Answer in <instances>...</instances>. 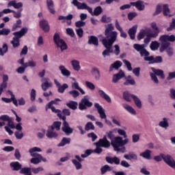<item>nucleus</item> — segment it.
I'll return each mask as SVG.
<instances>
[{"label": "nucleus", "instance_id": "3", "mask_svg": "<svg viewBox=\"0 0 175 175\" xmlns=\"http://www.w3.org/2000/svg\"><path fill=\"white\" fill-rule=\"evenodd\" d=\"M29 152L31 157H33L30 160L31 163H33V165H38V163H40L42 161V162H47V159H46V158H43V156H42V154L37 153L42 152V149L40 148H31L29 150Z\"/></svg>", "mask_w": 175, "mask_h": 175}, {"label": "nucleus", "instance_id": "38", "mask_svg": "<svg viewBox=\"0 0 175 175\" xmlns=\"http://www.w3.org/2000/svg\"><path fill=\"white\" fill-rule=\"evenodd\" d=\"M124 158H125V159H127L128 161H131V159H134L135 161H137V155H136V154L133 152H130L127 154H124Z\"/></svg>", "mask_w": 175, "mask_h": 175}, {"label": "nucleus", "instance_id": "47", "mask_svg": "<svg viewBox=\"0 0 175 175\" xmlns=\"http://www.w3.org/2000/svg\"><path fill=\"white\" fill-rule=\"evenodd\" d=\"M107 172H111V167L105 165L100 168L101 174H105Z\"/></svg>", "mask_w": 175, "mask_h": 175}, {"label": "nucleus", "instance_id": "22", "mask_svg": "<svg viewBox=\"0 0 175 175\" xmlns=\"http://www.w3.org/2000/svg\"><path fill=\"white\" fill-rule=\"evenodd\" d=\"M137 31V25H134L129 29L128 33L130 36V38L133 40L136 36V32Z\"/></svg>", "mask_w": 175, "mask_h": 175}, {"label": "nucleus", "instance_id": "41", "mask_svg": "<svg viewBox=\"0 0 175 175\" xmlns=\"http://www.w3.org/2000/svg\"><path fill=\"white\" fill-rule=\"evenodd\" d=\"M133 99L137 107H138V109H142V100H140V98L137 97V96H133Z\"/></svg>", "mask_w": 175, "mask_h": 175}, {"label": "nucleus", "instance_id": "11", "mask_svg": "<svg viewBox=\"0 0 175 175\" xmlns=\"http://www.w3.org/2000/svg\"><path fill=\"white\" fill-rule=\"evenodd\" d=\"M62 120H63V126L62 128L63 132L66 133V135H72L73 133V129L70 128V126H69V123L66 122V117L62 116Z\"/></svg>", "mask_w": 175, "mask_h": 175}, {"label": "nucleus", "instance_id": "10", "mask_svg": "<svg viewBox=\"0 0 175 175\" xmlns=\"http://www.w3.org/2000/svg\"><path fill=\"white\" fill-rule=\"evenodd\" d=\"M53 40L55 44L57 46V47H59L62 51H64V50H66V49H68V46L66 45V43H65V41H64V40L59 38V35L58 33H55L54 35Z\"/></svg>", "mask_w": 175, "mask_h": 175}, {"label": "nucleus", "instance_id": "49", "mask_svg": "<svg viewBox=\"0 0 175 175\" xmlns=\"http://www.w3.org/2000/svg\"><path fill=\"white\" fill-rule=\"evenodd\" d=\"M94 129H95V126L91 122H88L85 126V131H94Z\"/></svg>", "mask_w": 175, "mask_h": 175}, {"label": "nucleus", "instance_id": "61", "mask_svg": "<svg viewBox=\"0 0 175 175\" xmlns=\"http://www.w3.org/2000/svg\"><path fill=\"white\" fill-rule=\"evenodd\" d=\"M123 62L126 65L128 70H129V72H131L132 70V64H131V62H129V61H128L126 59H123Z\"/></svg>", "mask_w": 175, "mask_h": 175}, {"label": "nucleus", "instance_id": "28", "mask_svg": "<svg viewBox=\"0 0 175 175\" xmlns=\"http://www.w3.org/2000/svg\"><path fill=\"white\" fill-rule=\"evenodd\" d=\"M106 161L108 163H111V165H113L114 163L115 165H120V159L117 157H106Z\"/></svg>", "mask_w": 175, "mask_h": 175}, {"label": "nucleus", "instance_id": "43", "mask_svg": "<svg viewBox=\"0 0 175 175\" xmlns=\"http://www.w3.org/2000/svg\"><path fill=\"white\" fill-rule=\"evenodd\" d=\"M163 12L164 16H169L170 17V9H169V5L167 4L163 5Z\"/></svg>", "mask_w": 175, "mask_h": 175}, {"label": "nucleus", "instance_id": "14", "mask_svg": "<svg viewBox=\"0 0 175 175\" xmlns=\"http://www.w3.org/2000/svg\"><path fill=\"white\" fill-rule=\"evenodd\" d=\"M163 161L168 165V166H170V167H172L173 169H175V161L172 156L170 154H165L163 156Z\"/></svg>", "mask_w": 175, "mask_h": 175}, {"label": "nucleus", "instance_id": "35", "mask_svg": "<svg viewBox=\"0 0 175 175\" xmlns=\"http://www.w3.org/2000/svg\"><path fill=\"white\" fill-rule=\"evenodd\" d=\"M151 70L154 72V75H156L157 76H160L161 79H165V75L163 74V70H159V69H155L154 67L151 68Z\"/></svg>", "mask_w": 175, "mask_h": 175}, {"label": "nucleus", "instance_id": "8", "mask_svg": "<svg viewBox=\"0 0 175 175\" xmlns=\"http://www.w3.org/2000/svg\"><path fill=\"white\" fill-rule=\"evenodd\" d=\"M133 49L139 53L141 57H148L150 53L146 49V44H134Z\"/></svg>", "mask_w": 175, "mask_h": 175}, {"label": "nucleus", "instance_id": "27", "mask_svg": "<svg viewBox=\"0 0 175 175\" xmlns=\"http://www.w3.org/2000/svg\"><path fill=\"white\" fill-rule=\"evenodd\" d=\"M57 133L54 132L53 127H49L46 133V137L49 139H53V137H57Z\"/></svg>", "mask_w": 175, "mask_h": 175}, {"label": "nucleus", "instance_id": "25", "mask_svg": "<svg viewBox=\"0 0 175 175\" xmlns=\"http://www.w3.org/2000/svg\"><path fill=\"white\" fill-rule=\"evenodd\" d=\"M40 27L44 31V32H49L50 31V26L47 21L43 20L40 21Z\"/></svg>", "mask_w": 175, "mask_h": 175}, {"label": "nucleus", "instance_id": "45", "mask_svg": "<svg viewBox=\"0 0 175 175\" xmlns=\"http://www.w3.org/2000/svg\"><path fill=\"white\" fill-rule=\"evenodd\" d=\"M150 48L152 51H155V50H158L159 48V42L158 41H153L150 43Z\"/></svg>", "mask_w": 175, "mask_h": 175}, {"label": "nucleus", "instance_id": "62", "mask_svg": "<svg viewBox=\"0 0 175 175\" xmlns=\"http://www.w3.org/2000/svg\"><path fill=\"white\" fill-rule=\"evenodd\" d=\"M133 73L136 77H139L140 76V67H137L133 69Z\"/></svg>", "mask_w": 175, "mask_h": 175}, {"label": "nucleus", "instance_id": "46", "mask_svg": "<svg viewBox=\"0 0 175 175\" xmlns=\"http://www.w3.org/2000/svg\"><path fill=\"white\" fill-rule=\"evenodd\" d=\"M8 51V44H3L2 48H0V55L3 57Z\"/></svg>", "mask_w": 175, "mask_h": 175}, {"label": "nucleus", "instance_id": "58", "mask_svg": "<svg viewBox=\"0 0 175 175\" xmlns=\"http://www.w3.org/2000/svg\"><path fill=\"white\" fill-rule=\"evenodd\" d=\"M150 76L152 81H154L155 84H159V80H158V77H157V75L155 74L150 72Z\"/></svg>", "mask_w": 175, "mask_h": 175}, {"label": "nucleus", "instance_id": "2", "mask_svg": "<svg viewBox=\"0 0 175 175\" xmlns=\"http://www.w3.org/2000/svg\"><path fill=\"white\" fill-rule=\"evenodd\" d=\"M71 3L74 6H77V9L81 10H88V12L91 14V16H99L103 12V10L102 7L97 6L95 8L94 12L92 11V8L88 6L85 3H80L77 0H73Z\"/></svg>", "mask_w": 175, "mask_h": 175}, {"label": "nucleus", "instance_id": "37", "mask_svg": "<svg viewBox=\"0 0 175 175\" xmlns=\"http://www.w3.org/2000/svg\"><path fill=\"white\" fill-rule=\"evenodd\" d=\"M49 109H51L53 111V113H56V114H57V116L62 119V115L61 114V111L59 109H55V107L51 106L50 107H49V105L46 106V111L49 110Z\"/></svg>", "mask_w": 175, "mask_h": 175}, {"label": "nucleus", "instance_id": "29", "mask_svg": "<svg viewBox=\"0 0 175 175\" xmlns=\"http://www.w3.org/2000/svg\"><path fill=\"white\" fill-rule=\"evenodd\" d=\"M59 70L63 76H65L66 77H69V76H70V71H69L65 66H59Z\"/></svg>", "mask_w": 175, "mask_h": 175}, {"label": "nucleus", "instance_id": "24", "mask_svg": "<svg viewBox=\"0 0 175 175\" xmlns=\"http://www.w3.org/2000/svg\"><path fill=\"white\" fill-rule=\"evenodd\" d=\"M46 6L48 10L51 14H55V10H54V1L53 0H46Z\"/></svg>", "mask_w": 175, "mask_h": 175}, {"label": "nucleus", "instance_id": "13", "mask_svg": "<svg viewBox=\"0 0 175 175\" xmlns=\"http://www.w3.org/2000/svg\"><path fill=\"white\" fill-rule=\"evenodd\" d=\"M8 93L10 94V95H11V98H8L3 97L1 98L2 100H3V102H5V103H10V102H13V104L14 105V106L17 107V106H18V103H17V99H16V96L13 94V92L8 90Z\"/></svg>", "mask_w": 175, "mask_h": 175}, {"label": "nucleus", "instance_id": "63", "mask_svg": "<svg viewBox=\"0 0 175 175\" xmlns=\"http://www.w3.org/2000/svg\"><path fill=\"white\" fill-rule=\"evenodd\" d=\"M172 29H175V18H172V21L170 24V27L167 28V31H172Z\"/></svg>", "mask_w": 175, "mask_h": 175}, {"label": "nucleus", "instance_id": "57", "mask_svg": "<svg viewBox=\"0 0 175 175\" xmlns=\"http://www.w3.org/2000/svg\"><path fill=\"white\" fill-rule=\"evenodd\" d=\"M68 94L72 96V98H77L80 96V93L77 90H71L68 92Z\"/></svg>", "mask_w": 175, "mask_h": 175}, {"label": "nucleus", "instance_id": "18", "mask_svg": "<svg viewBox=\"0 0 175 175\" xmlns=\"http://www.w3.org/2000/svg\"><path fill=\"white\" fill-rule=\"evenodd\" d=\"M132 6H135L137 10L142 11L144 10L146 6L144 5V2L142 1H137L135 2L130 3Z\"/></svg>", "mask_w": 175, "mask_h": 175}, {"label": "nucleus", "instance_id": "5", "mask_svg": "<svg viewBox=\"0 0 175 175\" xmlns=\"http://www.w3.org/2000/svg\"><path fill=\"white\" fill-rule=\"evenodd\" d=\"M27 32H28V28L23 27L19 31L13 33V35L15 36L11 41L13 47L16 49V47H18V46H20V38H23Z\"/></svg>", "mask_w": 175, "mask_h": 175}, {"label": "nucleus", "instance_id": "54", "mask_svg": "<svg viewBox=\"0 0 175 175\" xmlns=\"http://www.w3.org/2000/svg\"><path fill=\"white\" fill-rule=\"evenodd\" d=\"M22 21L21 19L16 21V23L12 27V31H16L17 28H21Z\"/></svg>", "mask_w": 175, "mask_h": 175}, {"label": "nucleus", "instance_id": "31", "mask_svg": "<svg viewBox=\"0 0 175 175\" xmlns=\"http://www.w3.org/2000/svg\"><path fill=\"white\" fill-rule=\"evenodd\" d=\"M88 44H94V46H98L99 41L98 40V38L92 36L88 37Z\"/></svg>", "mask_w": 175, "mask_h": 175}, {"label": "nucleus", "instance_id": "51", "mask_svg": "<svg viewBox=\"0 0 175 175\" xmlns=\"http://www.w3.org/2000/svg\"><path fill=\"white\" fill-rule=\"evenodd\" d=\"M146 33H147V31L146 29H142L137 36V40H142V39L144 38V36L146 35Z\"/></svg>", "mask_w": 175, "mask_h": 175}, {"label": "nucleus", "instance_id": "36", "mask_svg": "<svg viewBox=\"0 0 175 175\" xmlns=\"http://www.w3.org/2000/svg\"><path fill=\"white\" fill-rule=\"evenodd\" d=\"M139 157H142L145 159H151V150H146L139 154Z\"/></svg>", "mask_w": 175, "mask_h": 175}, {"label": "nucleus", "instance_id": "20", "mask_svg": "<svg viewBox=\"0 0 175 175\" xmlns=\"http://www.w3.org/2000/svg\"><path fill=\"white\" fill-rule=\"evenodd\" d=\"M121 66H122V62H121V61L118 60L112 64H111V66H109V72H113L114 69H116V70H118V69H120Z\"/></svg>", "mask_w": 175, "mask_h": 175}, {"label": "nucleus", "instance_id": "44", "mask_svg": "<svg viewBox=\"0 0 175 175\" xmlns=\"http://www.w3.org/2000/svg\"><path fill=\"white\" fill-rule=\"evenodd\" d=\"M77 102L76 101H70L66 103V106L70 109H72V110H76V109H77Z\"/></svg>", "mask_w": 175, "mask_h": 175}, {"label": "nucleus", "instance_id": "19", "mask_svg": "<svg viewBox=\"0 0 175 175\" xmlns=\"http://www.w3.org/2000/svg\"><path fill=\"white\" fill-rule=\"evenodd\" d=\"M49 78H46L45 81L41 84L42 91L46 92L49 88H51V87H53V83L49 81Z\"/></svg>", "mask_w": 175, "mask_h": 175}, {"label": "nucleus", "instance_id": "26", "mask_svg": "<svg viewBox=\"0 0 175 175\" xmlns=\"http://www.w3.org/2000/svg\"><path fill=\"white\" fill-rule=\"evenodd\" d=\"M159 126L167 129L169 128V118H163L161 121L159 122Z\"/></svg>", "mask_w": 175, "mask_h": 175}, {"label": "nucleus", "instance_id": "15", "mask_svg": "<svg viewBox=\"0 0 175 175\" xmlns=\"http://www.w3.org/2000/svg\"><path fill=\"white\" fill-rule=\"evenodd\" d=\"M72 18H73V15L72 14H70L66 16L63 15H59L58 16V20L62 23H66L67 25H70L72 24Z\"/></svg>", "mask_w": 175, "mask_h": 175}, {"label": "nucleus", "instance_id": "64", "mask_svg": "<svg viewBox=\"0 0 175 175\" xmlns=\"http://www.w3.org/2000/svg\"><path fill=\"white\" fill-rule=\"evenodd\" d=\"M84 25H85V22H84V21H83L81 20L75 22V27H77V28H80L81 27H84Z\"/></svg>", "mask_w": 175, "mask_h": 175}, {"label": "nucleus", "instance_id": "53", "mask_svg": "<svg viewBox=\"0 0 175 175\" xmlns=\"http://www.w3.org/2000/svg\"><path fill=\"white\" fill-rule=\"evenodd\" d=\"M10 33V29H6L3 28L2 29H0V36L1 35H3L4 36H8Z\"/></svg>", "mask_w": 175, "mask_h": 175}, {"label": "nucleus", "instance_id": "42", "mask_svg": "<svg viewBox=\"0 0 175 175\" xmlns=\"http://www.w3.org/2000/svg\"><path fill=\"white\" fill-rule=\"evenodd\" d=\"M70 144V138L64 137L62 142L58 144V147H64V146H66V144Z\"/></svg>", "mask_w": 175, "mask_h": 175}, {"label": "nucleus", "instance_id": "16", "mask_svg": "<svg viewBox=\"0 0 175 175\" xmlns=\"http://www.w3.org/2000/svg\"><path fill=\"white\" fill-rule=\"evenodd\" d=\"M124 77H125V72L122 70H120L119 72L113 75L112 83L116 84L118 81H120L121 79H124Z\"/></svg>", "mask_w": 175, "mask_h": 175}, {"label": "nucleus", "instance_id": "17", "mask_svg": "<svg viewBox=\"0 0 175 175\" xmlns=\"http://www.w3.org/2000/svg\"><path fill=\"white\" fill-rule=\"evenodd\" d=\"M54 83L56 87L57 88L58 92H59L60 94H64L66 88H68L69 87L66 83H64L62 85L61 83H59L57 79H54Z\"/></svg>", "mask_w": 175, "mask_h": 175}, {"label": "nucleus", "instance_id": "6", "mask_svg": "<svg viewBox=\"0 0 175 175\" xmlns=\"http://www.w3.org/2000/svg\"><path fill=\"white\" fill-rule=\"evenodd\" d=\"M92 102L90 101V96H84L79 103V110H87L90 107H92Z\"/></svg>", "mask_w": 175, "mask_h": 175}, {"label": "nucleus", "instance_id": "56", "mask_svg": "<svg viewBox=\"0 0 175 175\" xmlns=\"http://www.w3.org/2000/svg\"><path fill=\"white\" fill-rule=\"evenodd\" d=\"M61 122H55L51 127H53V131L54 129L59 131V129H61Z\"/></svg>", "mask_w": 175, "mask_h": 175}, {"label": "nucleus", "instance_id": "32", "mask_svg": "<svg viewBox=\"0 0 175 175\" xmlns=\"http://www.w3.org/2000/svg\"><path fill=\"white\" fill-rule=\"evenodd\" d=\"M10 6H13L14 9H20L23 6V3H16V1H11L8 4V8H10Z\"/></svg>", "mask_w": 175, "mask_h": 175}, {"label": "nucleus", "instance_id": "7", "mask_svg": "<svg viewBox=\"0 0 175 175\" xmlns=\"http://www.w3.org/2000/svg\"><path fill=\"white\" fill-rule=\"evenodd\" d=\"M129 142V139H128L122 140V137H116L113 141L111 142V145L113 146L114 150H118V147H122V146L128 144Z\"/></svg>", "mask_w": 175, "mask_h": 175}, {"label": "nucleus", "instance_id": "39", "mask_svg": "<svg viewBox=\"0 0 175 175\" xmlns=\"http://www.w3.org/2000/svg\"><path fill=\"white\" fill-rule=\"evenodd\" d=\"M10 167L12 168L13 170L18 171L21 169L22 165L18 163V161L12 162L10 163Z\"/></svg>", "mask_w": 175, "mask_h": 175}, {"label": "nucleus", "instance_id": "4", "mask_svg": "<svg viewBox=\"0 0 175 175\" xmlns=\"http://www.w3.org/2000/svg\"><path fill=\"white\" fill-rule=\"evenodd\" d=\"M159 40L161 42L160 53H163L165 49L170 46V42H175V36L174 35H163L159 38Z\"/></svg>", "mask_w": 175, "mask_h": 175}, {"label": "nucleus", "instance_id": "23", "mask_svg": "<svg viewBox=\"0 0 175 175\" xmlns=\"http://www.w3.org/2000/svg\"><path fill=\"white\" fill-rule=\"evenodd\" d=\"M98 94L100 95V96L101 98L105 99V100L108 102V103H111V98H110V96L109 94H106V92H105V91H103L102 90H99Z\"/></svg>", "mask_w": 175, "mask_h": 175}, {"label": "nucleus", "instance_id": "52", "mask_svg": "<svg viewBox=\"0 0 175 175\" xmlns=\"http://www.w3.org/2000/svg\"><path fill=\"white\" fill-rule=\"evenodd\" d=\"M72 162L73 165L75 166V168L77 170H80V169H81L82 167L81 163L77 161V160L76 159L72 160Z\"/></svg>", "mask_w": 175, "mask_h": 175}, {"label": "nucleus", "instance_id": "1", "mask_svg": "<svg viewBox=\"0 0 175 175\" xmlns=\"http://www.w3.org/2000/svg\"><path fill=\"white\" fill-rule=\"evenodd\" d=\"M105 38L102 40V43L106 49L103 51L102 55L106 58V57H110V53H113V44L117 40L118 35V33L114 31L113 23L105 25Z\"/></svg>", "mask_w": 175, "mask_h": 175}, {"label": "nucleus", "instance_id": "40", "mask_svg": "<svg viewBox=\"0 0 175 175\" xmlns=\"http://www.w3.org/2000/svg\"><path fill=\"white\" fill-rule=\"evenodd\" d=\"M133 96H135V95L131 94L129 93L128 92H124L123 93V98L126 100V102H131L132 100V98Z\"/></svg>", "mask_w": 175, "mask_h": 175}, {"label": "nucleus", "instance_id": "9", "mask_svg": "<svg viewBox=\"0 0 175 175\" xmlns=\"http://www.w3.org/2000/svg\"><path fill=\"white\" fill-rule=\"evenodd\" d=\"M94 107L97 109L98 113L100 116V118H101V120H105V122L108 125H111V122L107 120V116L105 113V109H103V107L98 103H94Z\"/></svg>", "mask_w": 175, "mask_h": 175}, {"label": "nucleus", "instance_id": "55", "mask_svg": "<svg viewBox=\"0 0 175 175\" xmlns=\"http://www.w3.org/2000/svg\"><path fill=\"white\" fill-rule=\"evenodd\" d=\"M85 84L86 88H89V90H91L92 91H94V90H95V85H94L92 82L87 81L85 82Z\"/></svg>", "mask_w": 175, "mask_h": 175}, {"label": "nucleus", "instance_id": "21", "mask_svg": "<svg viewBox=\"0 0 175 175\" xmlns=\"http://www.w3.org/2000/svg\"><path fill=\"white\" fill-rule=\"evenodd\" d=\"M71 66H72V69H74L76 72H79L80 69H81V66H80V62L77 59H72L70 61Z\"/></svg>", "mask_w": 175, "mask_h": 175}, {"label": "nucleus", "instance_id": "30", "mask_svg": "<svg viewBox=\"0 0 175 175\" xmlns=\"http://www.w3.org/2000/svg\"><path fill=\"white\" fill-rule=\"evenodd\" d=\"M122 107H124L126 110V111L130 113V114H132L133 116H136V111H135V109H133L132 106L128 104H123Z\"/></svg>", "mask_w": 175, "mask_h": 175}, {"label": "nucleus", "instance_id": "12", "mask_svg": "<svg viewBox=\"0 0 175 175\" xmlns=\"http://www.w3.org/2000/svg\"><path fill=\"white\" fill-rule=\"evenodd\" d=\"M94 145L98 147H104L105 148H109L110 147V142L107 140L106 135L103 137V139L98 140V142L94 143Z\"/></svg>", "mask_w": 175, "mask_h": 175}, {"label": "nucleus", "instance_id": "33", "mask_svg": "<svg viewBox=\"0 0 175 175\" xmlns=\"http://www.w3.org/2000/svg\"><path fill=\"white\" fill-rule=\"evenodd\" d=\"M72 88H74L75 90H78V91H79V92H81L82 95H85V91H84L83 88H80V86L79 85V82L75 81L72 83Z\"/></svg>", "mask_w": 175, "mask_h": 175}, {"label": "nucleus", "instance_id": "59", "mask_svg": "<svg viewBox=\"0 0 175 175\" xmlns=\"http://www.w3.org/2000/svg\"><path fill=\"white\" fill-rule=\"evenodd\" d=\"M15 137L18 140H21V139H23V137H24V134L23 133V131H16Z\"/></svg>", "mask_w": 175, "mask_h": 175}, {"label": "nucleus", "instance_id": "50", "mask_svg": "<svg viewBox=\"0 0 175 175\" xmlns=\"http://www.w3.org/2000/svg\"><path fill=\"white\" fill-rule=\"evenodd\" d=\"M135 84H136L135 79H128V78H126V81L124 82V85H135Z\"/></svg>", "mask_w": 175, "mask_h": 175}, {"label": "nucleus", "instance_id": "48", "mask_svg": "<svg viewBox=\"0 0 175 175\" xmlns=\"http://www.w3.org/2000/svg\"><path fill=\"white\" fill-rule=\"evenodd\" d=\"M25 68H35L36 66V62L33 60H29L28 62L24 64Z\"/></svg>", "mask_w": 175, "mask_h": 175}, {"label": "nucleus", "instance_id": "34", "mask_svg": "<svg viewBox=\"0 0 175 175\" xmlns=\"http://www.w3.org/2000/svg\"><path fill=\"white\" fill-rule=\"evenodd\" d=\"M92 73L94 76L96 80H100V71L97 68H93L92 69Z\"/></svg>", "mask_w": 175, "mask_h": 175}, {"label": "nucleus", "instance_id": "60", "mask_svg": "<svg viewBox=\"0 0 175 175\" xmlns=\"http://www.w3.org/2000/svg\"><path fill=\"white\" fill-rule=\"evenodd\" d=\"M20 173L22 174H28L31 172V168L29 167H23L21 170Z\"/></svg>", "mask_w": 175, "mask_h": 175}]
</instances>
